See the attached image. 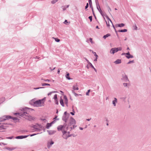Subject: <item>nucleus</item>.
<instances>
[{"label": "nucleus", "instance_id": "obj_1", "mask_svg": "<svg viewBox=\"0 0 151 151\" xmlns=\"http://www.w3.org/2000/svg\"><path fill=\"white\" fill-rule=\"evenodd\" d=\"M21 111L19 113H16L15 114H19L25 119L29 121L34 120L35 118L29 115L28 114L29 112L33 110V109L25 107L24 108H21L20 109Z\"/></svg>", "mask_w": 151, "mask_h": 151}, {"label": "nucleus", "instance_id": "obj_2", "mask_svg": "<svg viewBox=\"0 0 151 151\" xmlns=\"http://www.w3.org/2000/svg\"><path fill=\"white\" fill-rule=\"evenodd\" d=\"M68 127L66 126V124H65L64 125L59 126L57 129L58 131H62L63 133L62 137L65 139H67L68 138L71 136L69 132H67L68 129Z\"/></svg>", "mask_w": 151, "mask_h": 151}, {"label": "nucleus", "instance_id": "obj_3", "mask_svg": "<svg viewBox=\"0 0 151 151\" xmlns=\"http://www.w3.org/2000/svg\"><path fill=\"white\" fill-rule=\"evenodd\" d=\"M46 97L37 101H35V99H33L29 101V104L34 106L37 107L43 106H44V103Z\"/></svg>", "mask_w": 151, "mask_h": 151}, {"label": "nucleus", "instance_id": "obj_4", "mask_svg": "<svg viewBox=\"0 0 151 151\" xmlns=\"http://www.w3.org/2000/svg\"><path fill=\"white\" fill-rule=\"evenodd\" d=\"M122 47H121L113 48L111 49L109 52L111 54L114 55L115 53L119 51L122 50Z\"/></svg>", "mask_w": 151, "mask_h": 151}, {"label": "nucleus", "instance_id": "obj_5", "mask_svg": "<svg viewBox=\"0 0 151 151\" xmlns=\"http://www.w3.org/2000/svg\"><path fill=\"white\" fill-rule=\"evenodd\" d=\"M12 118L13 120L17 119L16 117L12 118L11 116L9 115H5L2 117H0V122H2L5 121L6 119Z\"/></svg>", "mask_w": 151, "mask_h": 151}, {"label": "nucleus", "instance_id": "obj_6", "mask_svg": "<svg viewBox=\"0 0 151 151\" xmlns=\"http://www.w3.org/2000/svg\"><path fill=\"white\" fill-rule=\"evenodd\" d=\"M106 18L107 19H108L107 22L105 20L106 22L107 27H109L110 25V24H111L112 25L113 27L114 28V29L115 32H117L116 30V29L115 28V27H114V25H113V24L112 23V22L111 20L110 19V18H109V17L106 15Z\"/></svg>", "mask_w": 151, "mask_h": 151}, {"label": "nucleus", "instance_id": "obj_7", "mask_svg": "<svg viewBox=\"0 0 151 151\" xmlns=\"http://www.w3.org/2000/svg\"><path fill=\"white\" fill-rule=\"evenodd\" d=\"M121 79L125 82H127L129 81L127 76L124 72L122 73Z\"/></svg>", "mask_w": 151, "mask_h": 151}, {"label": "nucleus", "instance_id": "obj_8", "mask_svg": "<svg viewBox=\"0 0 151 151\" xmlns=\"http://www.w3.org/2000/svg\"><path fill=\"white\" fill-rule=\"evenodd\" d=\"M32 130L35 131H40L42 128V126L40 125L36 124L34 126Z\"/></svg>", "mask_w": 151, "mask_h": 151}, {"label": "nucleus", "instance_id": "obj_9", "mask_svg": "<svg viewBox=\"0 0 151 151\" xmlns=\"http://www.w3.org/2000/svg\"><path fill=\"white\" fill-rule=\"evenodd\" d=\"M76 124V121L72 117H71L70 119V122L68 125H66V126H68V128L70 126L73 124Z\"/></svg>", "mask_w": 151, "mask_h": 151}, {"label": "nucleus", "instance_id": "obj_10", "mask_svg": "<svg viewBox=\"0 0 151 151\" xmlns=\"http://www.w3.org/2000/svg\"><path fill=\"white\" fill-rule=\"evenodd\" d=\"M57 95L56 94H55L54 95L53 97V99L54 100V102H55V103L57 104L58 105V99H57Z\"/></svg>", "mask_w": 151, "mask_h": 151}, {"label": "nucleus", "instance_id": "obj_11", "mask_svg": "<svg viewBox=\"0 0 151 151\" xmlns=\"http://www.w3.org/2000/svg\"><path fill=\"white\" fill-rule=\"evenodd\" d=\"M55 122V120H54L50 123H47L46 126V128L47 129H49L51 127L52 125L54 124Z\"/></svg>", "mask_w": 151, "mask_h": 151}, {"label": "nucleus", "instance_id": "obj_12", "mask_svg": "<svg viewBox=\"0 0 151 151\" xmlns=\"http://www.w3.org/2000/svg\"><path fill=\"white\" fill-rule=\"evenodd\" d=\"M69 114H68V115H63V117L62 119L63 120L65 121V122H67V121L68 119L69 116Z\"/></svg>", "mask_w": 151, "mask_h": 151}, {"label": "nucleus", "instance_id": "obj_13", "mask_svg": "<svg viewBox=\"0 0 151 151\" xmlns=\"http://www.w3.org/2000/svg\"><path fill=\"white\" fill-rule=\"evenodd\" d=\"M117 102V99L116 98H114V100L112 101V103L114 106H115Z\"/></svg>", "mask_w": 151, "mask_h": 151}, {"label": "nucleus", "instance_id": "obj_14", "mask_svg": "<svg viewBox=\"0 0 151 151\" xmlns=\"http://www.w3.org/2000/svg\"><path fill=\"white\" fill-rule=\"evenodd\" d=\"M126 57L127 59H129L130 58H133V56L132 55L130 54L129 52H128L127 53L126 55Z\"/></svg>", "mask_w": 151, "mask_h": 151}, {"label": "nucleus", "instance_id": "obj_15", "mask_svg": "<svg viewBox=\"0 0 151 151\" xmlns=\"http://www.w3.org/2000/svg\"><path fill=\"white\" fill-rule=\"evenodd\" d=\"M28 136V135L27 136H17L15 137L16 139H22L23 138H27V137Z\"/></svg>", "mask_w": 151, "mask_h": 151}, {"label": "nucleus", "instance_id": "obj_16", "mask_svg": "<svg viewBox=\"0 0 151 151\" xmlns=\"http://www.w3.org/2000/svg\"><path fill=\"white\" fill-rule=\"evenodd\" d=\"M73 90L74 91V90H78L79 89V88L78 87V86L77 84H76L75 85H73Z\"/></svg>", "mask_w": 151, "mask_h": 151}, {"label": "nucleus", "instance_id": "obj_17", "mask_svg": "<svg viewBox=\"0 0 151 151\" xmlns=\"http://www.w3.org/2000/svg\"><path fill=\"white\" fill-rule=\"evenodd\" d=\"M47 131L49 134L50 135L54 134L56 132V131L54 130H47Z\"/></svg>", "mask_w": 151, "mask_h": 151}, {"label": "nucleus", "instance_id": "obj_18", "mask_svg": "<svg viewBox=\"0 0 151 151\" xmlns=\"http://www.w3.org/2000/svg\"><path fill=\"white\" fill-rule=\"evenodd\" d=\"M53 143L54 142L52 140L50 142H48L47 145V147L49 148H50L51 147V145L53 144Z\"/></svg>", "mask_w": 151, "mask_h": 151}, {"label": "nucleus", "instance_id": "obj_19", "mask_svg": "<svg viewBox=\"0 0 151 151\" xmlns=\"http://www.w3.org/2000/svg\"><path fill=\"white\" fill-rule=\"evenodd\" d=\"M63 99H64L65 103L66 105V106H68V100L65 96H64Z\"/></svg>", "mask_w": 151, "mask_h": 151}, {"label": "nucleus", "instance_id": "obj_20", "mask_svg": "<svg viewBox=\"0 0 151 151\" xmlns=\"http://www.w3.org/2000/svg\"><path fill=\"white\" fill-rule=\"evenodd\" d=\"M122 62L121 60L120 59H118L116 60L114 62V63L116 64H119L121 63Z\"/></svg>", "mask_w": 151, "mask_h": 151}, {"label": "nucleus", "instance_id": "obj_21", "mask_svg": "<svg viewBox=\"0 0 151 151\" xmlns=\"http://www.w3.org/2000/svg\"><path fill=\"white\" fill-rule=\"evenodd\" d=\"M69 75L70 74L69 73L67 72V74L65 76L66 78L68 80L72 79V78H71L69 77Z\"/></svg>", "mask_w": 151, "mask_h": 151}, {"label": "nucleus", "instance_id": "obj_22", "mask_svg": "<svg viewBox=\"0 0 151 151\" xmlns=\"http://www.w3.org/2000/svg\"><path fill=\"white\" fill-rule=\"evenodd\" d=\"M96 4L97 8V9L98 10L100 13L102 11L100 9V6L99 5V4L98 3L97 4V3H96Z\"/></svg>", "mask_w": 151, "mask_h": 151}, {"label": "nucleus", "instance_id": "obj_23", "mask_svg": "<svg viewBox=\"0 0 151 151\" xmlns=\"http://www.w3.org/2000/svg\"><path fill=\"white\" fill-rule=\"evenodd\" d=\"M60 103L61 105L63 106V107H64V105L63 103V99L62 98H60Z\"/></svg>", "mask_w": 151, "mask_h": 151}, {"label": "nucleus", "instance_id": "obj_24", "mask_svg": "<svg viewBox=\"0 0 151 151\" xmlns=\"http://www.w3.org/2000/svg\"><path fill=\"white\" fill-rule=\"evenodd\" d=\"M124 26V24L123 23L119 24H116V27H123Z\"/></svg>", "mask_w": 151, "mask_h": 151}, {"label": "nucleus", "instance_id": "obj_25", "mask_svg": "<svg viewBox=\"0 0 151 151\" xmlns=\"http://www.w3.org/2000/svg\"><path fill=\"white\" fill-rule=\"evenodd\" d=\"M5 100V99L4 97H2L0 99V104L2 103Z\"/></svg>", "mask_w": 151, "mask_h": 151}, {"label": "nucleus", "instance_id": "obj_26", "mask_svg": "<svg viewBox=\"0 0 151 151\" xmlns=\"http://www.w3.org/2000/svg\"><path fill=\"white\" fill-rule=\"evenodd\" d=\"M5 129V127L4 125H1L0 126V130Z\"/></svg>", "mask_w": 151, "mask_h": 151}, {"label": "nucleus", "instance_id": "obj_27", "mask_svg": "<svg viewBox=\"0 0 151 151\" xmlns=\"http://www.w3.org/2000/svg\"><path fill=\"white\" fill-rule=\"evenodd\" d=\"M57 92H58L57 91H52V92H51L49 93H48V94H47V96H49V97L50 96H51V95L53 93H57Z\"/></svg>", "mask_w": 151, "mask_h": 151}, {"label": "nucleus", "instance_id": "obj_28", "mask_svg": "<svg viewBox=\"0 0 151 151\" xmlns=\"http://www.w3.org/2000/svg\"><path fill=\"white\" fill-rule=\"evenodd\" d=\"M129 84L127 83H123V85L125 87H127L129 86Z\"/></svg>", "mask_w": 151, "mask_h": 151}, {"label": "nucleus", "instance_id": "obj_29", "mask_svg": "<svg viewBox=\"0 0 151 151\" xmlns=\"http://www.w3.org/2000/svg\"><path fill=\"white\" fill-rule=\"evenodd\" d=\"M127 31V29L119 30H118V32H125Z\"/></svg>", "mask_w": 151, "mask_h": 151}, {"label": "nucleus", "instance_id": "obj_30", "mask_svg": "<svg viewBox=\"0 0 151 151\" xmlns=\"http://www.w3.org/2000/svg\"><path fill=\"white\" fill-rule=\"evenodd\" d=\"M110 36V35L109 34H107L106 35H104L103 37L104 39H105L106 38L108 37L109 36Z\"/></svg>", "mask_w": 151, "mask_h": 151}, {"label": "nucleus", "instance_id": "obj_31", "mask_svg": "<svg viewBox=\"0 0 151 151\" xmlns=\"http://www.w3.org/2000/svg\"><path fill=\"white\" fill-rule=\"evenodd\" d=\"M15 149L14 147H7L6 149L9 150H14Z\"/></svg>", "mask_w": 151, "mask_h": 151}, {"label": "nucleus", "instance_id": "obj_32", "mask_svg": "<svg viewBox=\"0 0 151 151\" xmlns=\"http://www.w3.org/2000/svg\"><path fill=\"white\" fill-rule=\"evenodd\" d=\"M72 93L74 94L75 96H78V94L76 93L73 90L72 91Z\"/></svg>", "mask_w": 151, "mask_h": 151}, {"label": "nucleus", "instance_id": "obj_33", "mask_svg": "<svg viewBox=\"0 0 151 151\" xmlns=\"http://www.w3.org/2000/svg\"><path fill=\"white\" fill-rule=\"evenodd\" d=\"M42 86H50V85L49 84L46 83H43L42 84Z\"/></svg>", "mask_w": 151, "mask_h": 151}, {"label": "nucleus", "instance_id": "obj_34", "mask_svg": "<svg viewBox=\"0 0 151 151\" xmlns=\"http://www.w3.org/2000/svg\"><path fill=\"white\" fill-rule=\"evenodd\" d=\"M76 127V126L75 125H73V127H69V128L70 129V130L72 129H74L75 127Z\"/></svg>", "mask_w": 151, "mask_h": 151}, {"label": "nucleus", "instance_id": "obj_35", "mask_svg": "<svg viewBox=\"0 0 151 151\" xmlns=\"http://www.w3.org/2000/svg\"><path fill=\"white\" fill-rule=\"evenodd\" d=\"M58 0H52L51 1V3L52 4H54L56 2L58 1Z\"/></svg>", "mask_w": 151, "mask_h": 151}, {"label": "nucleus", "instance_id": "obj_36", "mask_svg": "<svg viewBox=\"0 0 151 151\" xmlns=\"http://www.w3.org/2000/svg\"><path fill=\"white\" fill-rule=\"evenodd\" d=\"M86 61L88 62V63L90 64V66H91V67L92 68H94V67L93 66V65H92V64L90 62H89V61L87 60L86 59Z\"/></svg>", "mask_w": 151, "mask_h": 151}, {"label": "nucleus", "instance_id": "obj_37", "mask_svg": "<svg viewBox=\"0 0 151 151\" xmlns=\"http://www.w3.org/2000/svg\"><path fill=\"white\" fill-rule=\"evenodd\" d=\"M55 39V40L57 42H59L60 41V40L58 39L57 38H53Z\"/></svg>", "mask_w": 151, "mask_h": 151}, {"label": "nucleus", "instance_id": "obj_38", "mask_svg": "<svg viewBox=\"0 0 151 151\" xmlns=\"http://www.w3.org/2000/svg\"><path fill=\"white\" fill-rule=\"evenodd\" d=\"M133 27L134 30H137V27L136 24H135V25L133 26Z\"/></svg>", "mask_w": 151, "mask_h": 151}, {"label": "nucleus", "instance_id": "obj_39", "mask_svg": "<svg viewBox=\"0 0 151 151\" xmlns=\"http://www.w3.org/2000/svg\"><path fill=\"white\" fill-rule=\"evenodd\" d=\"M89 5H90V7H91V6H92V3H89ZM92 10L93 13V14H94V12H93V9L92 7Z\"/></svg>", "mask_w": 151, "mask_h": 151}, {"label": "nucleus", "instance_id": "obj_40", "mask_svg": "<svg viewBox=\"0 0 151 151\" xmlns=\"http://www.w3.org/2000/svg\"><path fill=\"white\" fill-rule=\"evenodd\" d=\"M89 40L92 44H93L94 43V42H93L92 39V38H90Z\"/></svg>", "mask_w": 151, "mask_h": 151}, {"label": "nucleus", "instance_id": "obj_41", "mask_svg": "<svg viewBox=\"0 0 151 151\" xmlns=\"http://www.w3.org/2000/svg\"><path fill=\"white\" fill-rule=\"evenodd\" d=\"M134 63V61L133 60H132V61H129L128 63H127V64H130V63Z\"/></svg>", "mask_w": 151, "mask_h": 151}, {"label": "nucleus", "instance_id": "obj_42", "mask_svg": "<svg viewBox=\"0 0 151 151\" xmlns=\"http://www.w3.org/2000/svg\"><path fill=\"white\" fill-rule=\"evenodd\" d=\"M90 90H88L87 92L86 93V94L87 96H89V93L90 92Z\"/></svg>", "mask_w": 151, "mask_h": 151}, {"label": "nucleus", "instance_id": "obj_43", "mask_svg": "<svg viewBox=\"0 0 151 151\" xmlns=\"http://www.w3.org/2000/svg\"><path fill=\"white\" fill-rule=\"evenodd\" d=\"M44 88V87H38V88H34L33 89L35 90H37V89H39L40 88Z\"/></svg>", "mask_w": 151, "mask_h": 151}, {"label": "nucleus", "instance_id": "obj_44", "mask_svg": "<svg viewBox=\"0 0 151 151\" xmlns=\"http://www.w3.org/2000/svg\"><path fill=\"white\" fill-rule=\"evenodd\" d=\"M73 112H70V114L72 115H74V113L75 112L74 109H73Z\"/></svg>", "mask_w": 151, "mask_h": 151}, {"label": "nucleus", "instance_id": "obj_45", "mask_svg": "<svg viewBox=\"0 0 151 151\" xmlns=\"http://www.w3.org/2000/svg\"><path fill=\"white\" fill-rule=\"evenodd\" d=\"M42 80H43L45 82H49L50 81V80L49 79H42Z\"/></svg>", "mask_w": 151, "mask_h": 151}, {"label": "nucleus", "instance_id": "obj_46", "mask_svg": "<svg viewBox=\"0 0 151 151\" xmlns=\"http://www.w3.org/2000/svg\"><path fill=\"white\" fill-rule=\"evenodd\" d=\"M14 138L13 136H11L9 137H7L6 138L7 139H12Z\"/></svg>", "mask_w": 151, "mask_h": 151}, {"label": "nucleus", "instance_id": "obj_47", "mask_svg": "<svg viewBox=\"0 0 151 151\" xmlns=\"http://www.w3.org/2000/svg\"><path fill=\"white\" fill-rule=\"evenodd\" d=\"M126 99V97H124L121 98V99L123 101L125 100Z\"/></svg>", "mask_w": 151, "mask_h": 151}, {"label": "nucleus", "instance_id": "obj_48", "mask_svg": "<svg viewBox=\"0 0 151 151\" xmlns=\"http://www.w3.org/2000/svg\"><path fill=\"white\" fill-rule=\"evenodd\" d=\"M89 19H90L91 22L92 19V17L91 16H89L88 17Z\"/></svg>", "mask_w": 151, "mask_h": 151}, {"label": "nucleus", "instance_id": "obj_49", "mask_svg": "<svg viewBox=\"0 0 151 151\" xmlns=\"http://www.w3.org/2000/svg\"><path fill=\"white\" fill-rule=\"evenodd\" d=\"M100 13L101 14V15L103 17L104 20H105V18L104 17V14L102 12H101Z\"/></svg>", "mask_w": 151, "mask_h": 151}, {"label": "nucleus", "instance_id": "obj_50", "mask_svg": "<svg viewBox=\"0 0 151 151\" xmlns=\"http://www.w3.org/2000/svg\"><path fill=\"white\" fill-rule=\"evenodd\" d=\"M88 3H87L86 4V6H85V9H86L87 8H88Z\"/></svg>", "mask_w": 151, "mask_h": 151}, {"label": "nucleus", "instance_id": "obj_51", "mask_svg": "<svg viewBox=\"0 0 151 151\" xmlns=\"http://www.w3.org/2000/svg\"><path fill=\"white\" fill-rule=\"evenodd\" d=\"M68 114H68L66 111H65L64 112V115H68Z\"/></svg>", "mask_w": 151, "mask_h": 151}, {"label": "nucleus", "instance_id": "obj_52", "mask_svg": "<svg viewBox=\"0 0 151 151\" xmlns=\"http://www.w3.org/2000/svg\"><path fill=\"white\" fill-rule=\"evenodd\" d=\"M68 22L67 21V20H65L64 22V23L65 24H67V23H68Z\"/></svg>", "mask_w": 151, "mask_h": 151}, {"label": "nucleus", "instance_id": "obj_53", "mask_svg": "<svg viewBox=\"0 0 151 151\" xmlns=\"http://www.w3.org/2000/svg\"><path fill=\"white\" fill-rule=\"evenodd\" d=\"M92 53L95 56L96 55V54L95 52H94L93 51H92Z\"/></svg>", "mask_w": 151, "mask_h": 151}, {"label": "nucleus", "instance_id": "obj_54", "mask_svg": "<svg viewBox=\"0 0 151 151\" xmlns=\"http://www.w3.org/2000/svg\"><path fill=\"white\" fill-rule=\"evenodd\" d=\"M127 53H123L121 55H126Z\"/></svg>", "mask_w": 151, "mask_h": 151}, {"label": "nucleus", "instance_id": "obj_55", "mask_svg": "<svg viewBox=\"0 0 151 151\" xmlns=\"http://www.w3.org/2000/svg\"><path fill=\"white\" fill-rule=\"evenodd\" d=\"M42 120L43 121H44V122H45L47 121L45 119H42Z\"/></svg>", "mask_w": 151, "mask_h": 151}, {"label": "nucleus", "instance_id": "obj_56", "mask_svg": "<svg viewBox=\"0 0 151 151\" xmlns=\"http://www.w3.org/2000/svg\"><path fill=\"white\" fill-rule=\"evenodd\" d=\"M36 134H31V135H30V136L31 137H32V136H34V135H36Z\"/></svg>", "mask_w": 151, "mask_h": 151}, {"label": "nucleus", "instance_id": "obj_57", "mask_svg": "<svg viewBox=\"0 0 151 151\" xmlns=\"http://www.w3.org/2000/svg\"><path fill=\"white\" fill-rule=\"evenodd\" d=\"M91 119H87L86 120L88 121H89L91 120Z\"/></svg>", "mask_w": 151, "mask_h": 151}, {"label": "nucleus", "instance_id": "obj_58", "mask_svg": "<svg viewBox=\"0 0 151 151\" xmlns=\"http://www.w3.org/2000/svg\"><path fill=\"white\" fill-rule=\"evenodd\" d=\"M96 57V58H98V56L96 54V55H95Z\"/></svg>", "mask_w": 151, "mask_h": 151}, {"label": "nucleus", "instance_id": "obj_59", "mask_svg": "<svg viewBox=\"0 0 151 151\" xmlns=\"http://www.w3.org/2000/svg\"><path fill=\"white\" fill-rule=\"evenodd\" d=\"M79 129L80 130H83V128L81 127H80Z\"/></svg>", "mask_w": 151, "mask_h": 151}, {"label": "nucleus", "instance_id": "obj_60", "mask_svg": "<svg viewBox=\"0 0 151 151\" xmlns=\"http://www.w3.org/2000/svg\"><path fill=\"white\" fill-rule=\"evenodd\" d=\"M60 73V70L59 69H58V73L59 74Z\"/></svg>", "mask_w": 151, "mask_h": 151}, {"label": "nucleus", "instance_id": "obj_61", "mask_svg": "<svg viewBox=\"0 0 151 151\" xmlns=\"http://www.w3.org/2000/svg\"><path fill=\"white\" fill-rule=\"evenodd\" d=\"M88 2L89 3H91V0H88Z\"/></svg>", "mask_w": 151, "mask_h": 151}, {"label": "nucleus", "instance_id": "obj_62", "mask_svg": "<svg viewBox=\"0 0 151 151\" xmlns=\"http://www.w3.org/2000/svg\"><path fill=\"white\" fill-rule=\"evenodd\" d=\"M1 144L4 145H7L6 144L4 143H1Z\"/></svg>", "mask_w": 151, "mask_h": 151}, {"label": "nucleus", "instance_id": "obj_63", "mask_svg": "<svg viewBox=\"0 0 151 151\" xmlns=\"http://www.w3.org/2000/svg\"><path fill=\"white\" fill-rule=\"evenodd\" d=\"M97 58H96L94 60V61H97Z\"/></svg>", "mask_w": 151, "mask_h": 151}, {"label": "nucleus", "instance_id": "obj_64", "mask_svg": "<svg viewBox=\"0 0 151 151\" xmlns=\"http://www.w3.org/2000/svg\"><path fill=\"white\" fill-rule=\"evenodd\" d=\"M96 29H99V27L98 26H97L96 27Z\"/></svg>", "mask_w": 151, "mask_h": 151}]
</instances>
